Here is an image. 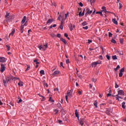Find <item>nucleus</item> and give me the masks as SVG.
<instances>
[{"label": "nucleus", "instance_id": "nucleus-1", "mask_svg": "<svg viewBox=\"0 0 126 126\" xmlns=\"http://www.w3.org/2000/svg\"><path fill=\"white\" fill-rule=\"evenodd\" d=\"M11 80V76L10 77L9 76L5 77V79L3 80V83L4 84V86L6 87L7 83H8V82H9V81H10Z\"/></svg>", "mask_w": 126, "mask_h": 126}, {"label": "nucleus", "instance_id": "nucleus-2", "mask_svg": "<svg viewBox=\"0 0 126 126\" xmlns=\"http://www.w3.org/2000/svg\"><path fill=\"white\" fill-rule=\"evenodd\" d=\"M68 27L70 30V31H72L73 30V28H75V25H73L71 23L69 24Z\"/></svg>", "mask_w": 126, "mask_h": 126}, {"label": "nucleus", "instance_id": "nucleus-3", "mask_svg": "<svg viewBox=\"0 0 126 126\" xmlns=\"http://www.w3.org/2000/svg\"><path fill=\"white\" fill-rule=\"evenodd\" d=\"M125 72V67L122 68L119 73V77H122L123 76V73Z\"/></svg>", "mask_w": 126, "mask_h": 126}, {"label": "nucleus", "instance_id": "nucleus-4", "mask_svg": "<svg viewBox=\"0 0 126 126\" xmlns=\"http://www.w3.org/2000/svg\"><path fill=\"white\" fill-rule=\"evenodd\" d=\"M72 94L69 92H67V95L65 96V99H66V101H67V99L68 98V97H71Z\"/></svg>", "mask_w": 126, "mask_h": 126}, {"label": "nucleus", "instance_id": "nucleus-5", "mask_svg": "<svg viewBox=\"0 0 126 126\" xmlns=\"http://www.w3.org/2000/svg\"><path fill=\"white\" fill-rule=\"evenodd\" d=\"M12 19H13V16H9L5 20L6 22H10V21H11Z\"/></svg>", "mask_w": 126, "mask_h": 126}, {"label": "nucleus", "instance_id": "nucleus-6", "mask_svg": "<svg viewBox=\"0 0 126 126\" xmlns=\"http://www.w3.org/2000/svg\"><path fill=\"white\" fill-rule=\"evenodd\" d=\"M0 70L1 72H3V71L5 70V66H4V64H1V68Z\"/></svg>", "mask_w": 126, "mask_h": 126}, {"label": "nucleus", "instance_id": "nucleus-7", "mask_svg": "<svg viewBox=\"0 0 126 126\" xmlns=\"http://www.w3.org/2000/svg\"><path fill=\"white\" fill-rule=\"evenodd\" d=\"M101 9H102V11H105V17H107V15L106 14H107V9L106 8V7L105 6H102L101 8Z\"/></svg>", "mask_w": 126, "mask_h": 126}, {"label": "nucleus", "instance_id": "nucleus-8", "mask_svg": "<svg viewBox=\"0 0 126 126\" xmlns=\"http://www.w3.org/2000/svg\"><path fill=\"white\" fill-rule=\"evenodd\" d=\"M118 95H121V96H125V92L123 90H119L118 91Z\"/></svg>", "mask_w": 126, "mask_h": 126}, {"label": "nucleus", "instance_id": "nucleus-9", "mask_svg": "<svg viewBox=\"0 0 126 126\" xmlns=\"http://www.w3.org/2000/svg\"><path fill=\"white\" fill-rule=\"evenodd\" d=\"M80 125H81V126H83V125L84 124V119L82 118L80 119Z\"/></svg>", "mask_w": 126, "mask_h": 126}, {"label": "nucleus", "instance_id": "nucleus-10", "mask_svg": "<svg viewBox=\"0 0 126 126\" xmlns=\"http://www.w3.org/2000/svg\"><path fill=\"white\" fill-rule=\"evenodd\" d=\"M60 41H61L62 42L64 43V44H65V45H66V44H67V42H66V40L63 38H61Z\"/></svg>", "mask_w": 126, "mask_h": 126}, {"label": "nucleus", "instance_id": "nucleus-11", "mask_svg": "<svg viewBox=\"0 0 126 126\" xmlns=\"http://www.w3.org/2000/svg\"><path fill=\"white\" fill-rule=\"evenodd\" d=\"M58 74H60V71H55L53 74H52V75L53 76H57V75H58Z\"/></svg>", "mask_w": 126, "mask_h": 126}, {"label": "nucleus", "instance_id": "nucleus-12", "mask_svg": "<svg viewBox=\"0 0 126 126\" xmlns=\"http://www.w3.org/2000/svg\"><path fill=\"white\" fill-rule=\"evenodd\" d=\"M5 58L4 57H0V63H5Z\"/></svg>", "mask_w": 126, "mask_h": 126}, {"label": "nucleus", "instance_id": "nucleus-13", "mask_svg": "<svg viewBox=\"0 0 126 126\" xmlns=\"http://www.w3.org/2000/svg\"><path fill=\"white\" fill-rule=\"evenodd\" d=\"M26 21V16H24L23 20L21 21L22 24H24L25 23V22Z\"/></svg>", "mask_w": 126, "mask_h": 126}, {"label": "nucleus", "instance_id": "nucleus-14", "mask_svg": "<svg viewBox=\"0 0 126 126\" xmlns=\"http://www.w3.org/2000/svg\"><path fill=\"white\" fill-rule=\"evenodd\" d=\"M86 10H87V13H89V14H91V13H92V12H93V11L90 10V9H89V8H87Z\"/></svg>", "mask_w": 126, "mask_h": 126}, {"label": "nucleus", "instance_id": "nucleus-15", "mask_svg": "<svg viewBox=\"0 0 126 126\" xmlns=\"http://www.w3.org/2000/svg\"><path fill=\"white\" fill-rule=\"evenodd\" d=\"M54 19H49L47 22H46L47 24H49V23H52V22H53Z\"/></svg>", "mask_w": 126, "mask_h": 126}, {"label": "nucleus", "instance_id": "nucleus-16", "mask_svg": "<svg viewBox=\"0 0 126 126\" xmlns=\"http://www.w3.org/2000/svg\"><path fill=\"white\" fill-rule=\"evenodd\" d=\"M63 21L62 20V21H61V25L59 27L60 29H62V30H63Z\"/></svg>", "mask_w": 126, "mask_h": 126}, {"label": "nucleus", "instance_id": "nucleus-17", "mask_svg": "<svg viewBox=\"0 0 126 126\" xmlns=\"http://www.w3.org/2000/svg\"><path fill=\"white\" fill-rule=\"evenodd\" d=\"M112 22L116 25H118V21L115 18L112 19Z\"/></svg>", "mask_w": 126, "mask_h": 126}, {"label": "nucleus", "instance_id": "nucleus-18", "mask_svg": "<svg viewBox=\"0 0 126 126\" xmlns=\"http://www.w3.org/2000/svg\"><path fill=\"white\" fill-rule=\"evenodd\" d=\"M106 113L107 115H110L111 113V109L110 108H107Z\"/></svg>", "mask_w": 126, "mask_h": 126}, {"label": "nucleus", "instance_id": "nucleus-19", "mask_svg": "<svg viewBox=\"0 0 126 126\" xmlns=\"http://www.w3.org/2000/svg\"><path fill=\"white\" fill-rule=\"evenodd\" d=\"M97 64L96 62H94L92 64V67H96Z\"/></svg>", "mask_w": 126, "mask_h": 126}, {"label": "nucleus", "instance_id": "nucleus-20", "mask_svg": "<svg viewBox=\"0 0 126 126\" xmlns=\"http://www.w3.org/2000/svg\"><path fill=\"white\" fill-rule=\"evenodd\" d=\"M44 47H45V48H43V51H46L47 49V48H48V43H45V44H44Z\"/></svg>", "mask_w": 126, "mask_h": 126}, {"label": "nucleus", "instance_id": "nucleus-21", "mask_svg": "<svg viewBox=\"0 0 126 126\" xmlns=\"http://www.w3.org/2000/svg\"><path fill=\"white\" fill-rule=\"evenodd\" d=\"M18 85H19V86H21V87L23 86V82L20 80Z\"/></svg>", "mask_w": 126, "mask_h": 126}, {"label": "nucleus", "instance_id": "nucleus-22", "mask_svg": "<svg viewBox=\"0 0 126 126\" xmlns=\"http://www.w3.org/2000/svg\"><path fill=\"white\" fill-rule=\"evenodd\" d=\"M14 33H15V30H13L12 32L10 33V36H13L14 35Z\"/></svg>", "mask_w": 126, "mask_h": 126}, {"label": "nucleus", "instance_id": "nucleus-23", "mask_svg": "<svg viewBox=\"0 0 126 126\" xmlns=\"http://www.w3.org/2000/svg\"><path fill=\"white\" fill-rule=\"evenodd\" d=\"M122 108L123 109H126V102H123L122 103Z\"/></svg>", "mask_w": 126, "mask_h": 126}, {"label": "nucleus", "instance_id": "nucleus-24", "mask_svg": "<svg viewBox=\"0 0 126 126\" xmlns=\"http://www.w3.org/2000/svg\"><path fill=\"white\" fill-rule=\"evenodd\" d=\"M38 61V59H35L33 62L36 63V64H40V63Z\"/></svg>", "mask_w": 126, "mask_h": 126}, {"label": "nucleus", "instance_id": "nucleus-25", "mask_svg": "<svg viewBox=\"0 0 126 126\" xmlns=\"http://www.w3.org/2000/svg\"><path fill=\"white\" fill-rule=\"evenodd\" d=\"M12 80H13V79H15V80H17V79H18L19 80V78H17V77H13L12 76H11V78Z\"/></svg>", "mask_w": 126, "mask_h": 126}, {"label": "nucleus", "instance_id": "nucleus-26", "mask_svg": "<svg viewBox=\"0 0 126 126\" xmlns=\"http://www.w3.org/2000/svg\"><path fill=\"white\" fill-rule=\"evenodd\" d=\"M112 58L113 60H118V58L117 57L116 55H113L112 56Z\"/></svg>", "mask_w": 126, "mask_h": 126}, {"label": "nucleus", "instance_id": "nucleus-27", "mask_svg": "<svg viewBox=\"0 0 126 126\" xmlns=\"http://www.w3.org/2000/svg\"><path fill=\"white\" fill-rule=\"evenodd\" d=\"M77 110H76L75 116L79 119V115L78 114V112H77Z\"/></svg>", "mask_w": 126, "mask_h": 126}, {"label": "nucleus", "instance_id": "nucleus-28", "mask_svg": "<svg viewBox=\"0 0 126 126\" xmlns=\"http://www.w3.org/2000/svg\"><path fill=\"white\" fill-rule=\"evenodd\" d=\"M6 49L8 51L10 50V46H9V45H6Z\"/></svg>", "mask_w": 126, "mask_h": 126}, {"label": "nucleus", "instance_id": "nucleus-29", "mask_svg": "<svg viewBox=\"0 0 126 126\" xmlns=\"http://www.w3.org/2000/svg\"><path fill=\"white\" fill-rule=\"evenodd\" d=\"M79 10H80V12L79 13V16H81V13H82V8H78Z\"/></svg>", "mask_w": 126, "mask_h": 126}, {"label": "nucleus", "instance_id": "nucleus-30", "mask_svg": "<svg viewBox=\"0 0 126 126\" xmlns=\"http://www.w3.org/2000/svg\"><path fill=\"white\" fill-rule=\"evenodd\" d=\"M119 40H120V42L121 43V44H123V43H124V38H120L119 39Z\"/></svg>", "mask_w": 126, "mask_h": 126}, {"label": "nucleus", "instance_id": "nucleus-31", "mask_svg": "<svg viewBox=\"0 0 126 126\" xmlns=\"http://www.w3.org/2000/svg\"><path fill=\"white\" fill-rule=\"evenodd\" d=\"M96 14H100V15L101 16H103V13H102V12H99V11H98V12H96Z\"/></svg>", "mask_w": 126, "mask_h": 126}, {"label": "nucleus", "instance_id": "nucleus-32", "mask_svg": "<svg viewBox=\"0 0 126 126\" xmlns=\"http://www.w3.org/2000/svg\"><path fill=\"white\" fill-rule=\"evenodd\" d=\"M44 85V86H46V87H49V85H48V84L46 83L45 81H43Z\"/></svg>", "mask_w": 126, "mask_h": 126}, {"label": "nucleus", "instance_id": "nucleus-33", "mask_svg": "<svg viewBox=\"0 0 126 126\" xmlns=\"http://www.w3.org/2000/svg\"><path fill=\"white\" fill-rule=\"evenodd\" d=\"M40 74H45V71L44 70H41L40 71Z\"/></svg>", "mask_w": 126, "mask_h": 126}, {"label": "nucleus", "instance_id": "nucleus-34", "mask_svg": "<svg viewBox=\"0 0 126 126\" xmlns=\"http://www.w3.org/2000/svg\"><path fill=\"white\" fill-rule=\"evenodd\" d=\"M49 101H51V103H53L55 102V100L54 99H52V97H50Z\"/></svg>", "mask_w": 126, "mask_h": 126}, {"label": "nucleus", "instance_id": "nucleus-35", "mask_svg": "<svg viewBox=\"0 0 126 126\" xmlns=\"http://www.w3.org/2000/svg\"><path fill=\"white\" fill-rule=\"evenodd\" d=\"M82 24L83 26H85L86 25H87V24H88L87 23V22H86L85 21V22H83Z\"/></svg>", "mask_w": 126, "mask_h": 126}, {"label": "nucleus", "instance_id": "nucleus-36", "mask_svg": "<svg viewBox=\"0 0 126 126\" xmlns=\"http://www.w3.org/2000/svg\"><path fill=\"white\" fill-rule=\"evenodd\" d=\"M27 68L26 69L25 71H27V70H29L30 69V65H27Z\"/></svg>", "mask_w": 126, "mask_h": 126}, {"label": "nucleus", "instance_id": "nucleus-37", "mask_svg": "<svg viewBox=\"0 0 126 126\" xmlns=\"http://www.w3.org/2000/svg\"><path fill=\"white\" fill-rule=\"evenodd\" d=\"M92 81L93 82H96V81H97V79H96V78H92Z\"/></svg>", "mask_w": 126, "mask_h": 126}, {"label": "nucleus", "instance_id": "nucleus-38", "mask_svg": "<svg viewBox=\"0 0 126 126\" xmlns=\"http://www.w3.org/2000/svg\"><path fill=\"white\" fill-rule=\"evenodd\" d=\"M106 57L107 58V60H108V61H110V59H111V57L110 56L106 55Z\"/></svg>", "mask_w": 126, "mask_h": 126}, {"label": "nucleus", "instance_id": "nucleus-39", "mask_svg": "<svg viewBox=\"0 0 126 126\" xmlns=\"http://www.w3.org/2000/svg\"><path fill=\"white\" fill-rule=\"evenodd\" d=\"M111 42H112V43H113L114 44H116V43H117V42L116 41V40L115 39H114V38L111 39Z\"/></svg>", "mask_w": 126, "mask_h": 126}, {"label": "nucleus", "instance_id": "nucleus-40", "mask_svg": "<svg viewBox=\"0 0 126 126\" xmlns=\"http://www.w3.org/2000/svg\"><path fill=\"white\" fill-rule=\"evenodd\" d=\"M84 11H85V9H84L82 13H81V16H84Z\"/></svg>", "mask_w": 126, "mask_h": 126}, {"label": "nucleus", "instance_id": "nucleus-41", "mask_svg": "<svg viewBox=\"0 0 126 126\" xmlns=\"http://www.w3.org/2000/svg\"><path fill=\"white\" fill-rule=\"evenodd\" d=\"M97 102L96 101V100L94 101V106L95 107H96V108H97Z\"/></svg>", "mask_w": 126, "mask_h": 126}, {"label": "nucleus", "instance_id": "nucleus-42", "mask_svg": "<svg viewBox=\"0 0 126 126\" xmlns=\"http://www.w3.org/2000/svg\"><path fill=\"white\" fill-rule=\"evenodd\" d=\"M8 16H9V13H6V14L5 16V18H8Z\"/></svg>", "mask_w": 126, "mask_h": 126}, {"label": "nucleus", "instance_id": "nucleus-43", "mask_svg": "<svg viewBox=\"0 0 126 126\" xmlns=\"http://www.w3.org/2000/svg\"><path fill=\"white\" fill-rule=\"evenodd\" d=\"M108 35H109V38H111V37L113 36V34L110 32L108 33Z\"/></svg>", "mask_w": 126, "mask_h": 126}, {"label": "nucleus", "instance_id": "nucleus-44", "mask_svg": "<svg viewBox=\"0 0 126 126\" xmlns=\"http://www.w3.org/2000/svg\"><path fill=\"white\" fill-rule=\"evenodd\" d=\"M122 7H123V4H122L121 3H119V9H121Z\"/></svg>", "mask_w": 126, "mask_h": 126}, {"label": "nucleus", "instance_id": "nucleus-45", "mask_svg": "<svg viewBox=\"0 0 126 126\" xmlns=\"http://www.w3.org/2000/svg\"><path fill=\"white\" fill-rule=\"evenodd\" d=\"M96 63V64H101V63H102V62L100 61H97Z\"/></svg>", "mask_w": 126, "mask_h": 126}, {"label": "nucleus", "instance_id": "nucleus-46", "mask_svg": "<svg viewBox=\"0 0 126 126\" xmlns=\"http://www.w3.org/2000/svg\"><path fill=\"white\" fill-rule=\"evenodd\" d=\"M57 35H56V34H51V36L52 37V38H55V37H56Z\"/></svg>", "mask_w": 126, "mask_h": 126}, {"label": "nucleus", "instance_id": "nucleus-47", "mask_svg": "<svg viewBox=\"0 0 126 126\" xmlns=\"http://www.w3.org/2000/svg\"><path fill=\"white\" fill-rule=\"evenodd\" d=\"M57 37L58 38H61V34L60 33H58L57 35Z\"/></svg>", "mask_w": 126, "mask_h": 126}, {"label": "nucleus", "instance_id": "nucleus-48", "mask_svg": "<svg viewBox=\"0 0 126 126\" xmlns=\"http://www.w3.org/2000/svg\"><path fill=\"white\" fill-rule=\"evenodd\" d=\"M38 48L39 49V50H42V49H44V48H43L41 45H39Z\"/></svg>", "mask_w": 126, "mask_h": 126}, {"label": "nucleus", "instance_id": "nucleus-49", "mask_svg": "<svg viewBox=\"0 0 126 126\" xmlns=\"http://www.w3.org/2000/svg\"><path fill=\"white\" fill-rule=\"evenodd\" d=\"M83 29H85V30H87V29H88V26L84 27Z\"/></svg>", "mask_w": 126, "mask_h": 126}, {"label": "nucleus", "instance_id": "nucleus-50", "mask_svg": "<svg viewBox=\"0 0 126 126\" xmlns=\"http://www.w3.org/2000/svg\"><path fill=\"white\" fill-rule=\"evenodd\" d=\"M115 88H119V85L117 84V82L115 83Z\"/></svg>", "mask_w": 126, "mask_h": 126}, {"label": "nucleus", "instance_id": "nucleus-51", "mask_svg": "<svg viewBox=\"0 0 126 126\" xmlns=\"http://www.w3.org/2000/svg\"><path fill=\"white\" fill-rule=\"evenodd\" d=\"M64 36V37H66V38H67V37H68V34L66 33H65Z\"/></svg>", "mask_w": 126, "mask_h": 126}, {"label": "nucleus", "instance_id": "nucleus-52", "mask_svg": "<svg viewBox=\"0 0 126 126\" xmlns=\"http://www.w3.org/2000/svg\"><path fill=\"white\" fill-rule=\"evenodd\" d=\"M79 5H80V6H81V7L83 6V4L81 2L79 3Z\"/></svg>", "mask_w": 126, "mask_h": 126}, {"label": "nucleus", "instance_id": "nucleus-53", "mask_svg": "<svg viewBox=\"0 0 126 126\" xmlns=\"http://www.w3.org/2000/svg\"><path fill=\"white\" fill-rule=\"evenodd\" d=\"M54 112H55V114H58V113H59V111L57 109H55Z\"/></svg>", "mask_w": 126, "mask_h": 126}, {"label": "nucleus", "instance_id": "nucleus-54", "mask_svg": "<svg viewBox=\"0 0 126 126\" xmlns=\"http://www.w3.org/2000/svg\"><path fill=\"white\" fill-rule=\"evenodd\" d=\"M99 60H103V56L102 55H100L99 57Z\"/></svg>", "mask_w": 126, "mask_h": 126}, {"label": "nucleus", "instance_id": "nucleus-55", "mask_svg": "<svg viewBox=\"0 0 126 126\" xmlns=\"http://www.w3.org/2000/svg\"><path fill=\"white\" fill-rule=\"evenodd\" d=\"M38 95L39 96V97H42V98H43V99H45V96H42V95L40 94H38Z\"/></svg>", "mask_w": 126, "mask_h": 126}, {"label": "nucleus", "instance_id": "nucleus-56", "mask_svg": "<svg viewBox=\"0 0 126 126\" xmlns=\"http://www.w3.org/2000/svg\"><path fill=\"white\" fill-rule=\"evenodd\" d=\"M61 17H62V15H60L58 18V20L61 21Z\"/></svg>", "mask_w": 126, "mask_h": 126}, {"label": "nucleus", "instance_id": "nucleus-57", "mask_svg": "<svg viewBox=\"0 0 126 126\" xmlns=\"http://www.w3.org/2000/svg\"><path fill=\"white\" fill-rule=\"evenodd\" d=\"M78 93L79 95H81L82 94V92H81V91H79L78 92Z\"/></svg>", "mask_w": 126, "mask_h": 126}, {"label": "nucleus", "instance_id": "nucleus-58", "mask_svg": "<svg viewBox=\"0 0 126 126\" xmlns=\"http://www.w3.org/2000/svg\"><path fill=\"white\" fill-rule=\"evenodd\" d=\"M68 15V12H67V13L65 14V18H66Z\"/></svg>", "mask_w": 126, "mask_h": 126}, {"label": "nucleus", "instance_id": "nucleus-59", "mask_svg": "<svg viewBox=\"0 0 126 126\" xmlns=\"http://www.w3.org/2000/svg\"><path fill=\"white\" fill-rule=\"evenodd\" d=\"M66 63H69V60L67 59L66 60Z\"/></svg>", "mask_w": 126, "mask_h": 126}, {"label": "nucleus", "instance_id": "nucleus-60", "mask_svg": "<svg viewBox=\"0 0 126 126\" xmlns=\"http://www.w3.org/2000/svg\"><path fill=\"white\" fill-rule=\"evenodd\" d=\"M63 62H61V63H60V66H62L63 67Z\"/></svg>", "mask_w": 126, "mask_h": 126}, {"label": "nucleus", "instance_id": "nucleus-61", "mask_svg": "<svg viewBox=\"0 0 126 126\" xmlns=\"http://www.w3.org/2000/svg\"><path fill=\"white\" fill-rule=\"evenodd\" d=\"M21 102H22V99H20L18 101V103H21Z\"/></svg>", "mask_w": 126, "mask_h": 126}, {"label": "nucleus", "instance_id": "nucleus-62", "mask_svg": "<svg viewBox=\"0 0 126 126\" xmlns=\"http://www.w3.org/2000/svg\"><path fill=\"white\" fill-rule=\"evenodd\" d=\"M88 43H89V44H90V43H92V40H90V39H89L88 40Z\"/></svg>", "mask_w": 126, "mask_h": 126}, {"label": "nucleus", "instance_id": "nucleus-63", "mask_svg": "<svg viewBox=\"0 0 126 126\" xmlns=\"http://www.w3.org/2000/svg\"><path fill=\"white\" fill-rule=\"evenodd\" d=\"M24 28V25H21V29H23Z\"/></svg>", "mask_w": 126, "mask_h": 126}, {"label": "nucleus", "instance_id": "nucleus-64", "mask_svg": "<svg viewBox=\"0 0 126 126\" xmlns=\"http://www.w3.org/2000/svg\"><path fill=\"white\" fill-rule=\"evenodd\" d=\"M123 122H126V118L123 119Z\"/></svg>", "mask_w": 126, "mask_h": 126}]
</instances>
